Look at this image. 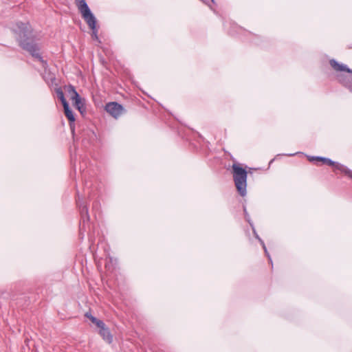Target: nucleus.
Listing matches in <instances>:
<instances>
[{"label":"nucleus","instance_id":"9","mask_svg":"<svg viewBox=\"0 0 352 352\" xmlns=\"http://www.w3.org/2000/svg\"><path fill=\"white\" fill-rule=\"evenodd\" d=\"M77 204L79 208L80 214L81 216V219L84 222L89 221V215L88 214V208L86 205L82 203H80L79 201H77Z\"/></svg>","mask_w":352,"mask_h":352},{"label":"nucleus","instance_id":"14","mask_svg":"<svg viewBox=\"0 0 352 352\" xmlns=\"http://www.w3.org/2000/svg\"><path fill=\"white\" fill-rule=\"evenodd\" d=\"M85 317L89 318L90 321L94 324L97 327L100 326H102L104 324V322L101 320H99L96 318V317L93 316L90 313L87 312L85 314Z\"/></svg>","mask_w":352,"mask_h":352},{"label":"nucleus","instance_id":"3","mask_svg":"<svg viewBox=\"0 0 352 352\" xmlns=\"http://www.w3.org/2000/svg\"><path fill=\"white\" fill-rule=\"evenodd\" d=\"M233 179L237 191L241 196L244 197L246 195L247 187V171L239 164L234 163L232 164Z\"/></svg>","mask_w":352,"mask_h":352},{"label":"nucleus","instance_id":"1","mask_svg":"<svg viewBox=\"0 0 352 352\" xmlns=\"http://www.w3.org/2000/svg\"><path fill=\"white\" fill-rule=\"evenodd\" d=\"M13 31L18 35L17 41L20 47L38 59L43 66L46 65V61L43 60L39 53L40 47L34 41L32 29L30 23L16 22L13 28Z\"/></svg>","mask_w":352,"mask_h":352},{"label":"nucleus","instance_id":"8","mask_svg":"<svg viewBox=\"0 0 352 352\" xmlns=\"http://www.w3.org/2000/svg\"><path fill=\"white\" fill-rule=\"evenodd\" d=\"M329 63L332 68L337 72H346L348 73H352V69L348 68L346 65L339 63L334 59L330 60Z\"/></svg>","mask_w":352,"mask_h":352},{"label":"nucleus","instance_id":"4","mask_svg":"<svg viewBox=\"0 0 352 352\" xmlns=\"http://www.w3.org/2000/svg\"><path fill=\"white\" fill-rule=\"evenodd\" d=\"M105 111L114 118H119L125 112V109L120 104L117 102H110L106 104L104 107Z\"/></svg>","mask_w":352,"mask_h":352},{"label":"nucleus","instance_id":"16","mask_svg":"<svg viewBox=\"0 0 352 352\" xmlns=\"http://www.w3.org/2000/svg\"><path fill=\"white\" fill-rule=\"evenodd\" d=\"M259 241H261V244L263 245V248L264 249V251H265L266 255L267 256V257L269 258L270 261L272 262V259H271V258H270V255H269V254H268V252L267 251V248L265 247V245L264 242L261 239H259Z\"/></svg>","mask_w":352,"mask_h":352},{"label":"nucleus","instance_id":"2","mask_svg":"<svg viewBox=\"0 0 352 352\" xmlns=\"http://www.w3.org/2000/svg\"><path fill=\"white\" fill-rule=\"evenodd\" d=\"M76 6L82 17L92 31V37L98 39V29L96 28V19L91 12L87 3L85 0H75Z\"/></svg>","mask_w":352,"mask_h":352},{"label":"nucleus","instance_id":"15","mask_svg":"<svg viewBox=\"0 0 352 352\" xmlns=\"http://www.w3.org/2000/svg\"><path fill=\"white\" fill-rule=\"evenodd\" d=\"M55 91L58 98L60 100L63 106L66 104H68L67 101L65 98L64 93L60 87L56 88Z\"/></svg>","mask_w":352,"mask_h":352},{"label":"nucleus","instance_id":"13","mask_svg":"<svg viewBox=\"0 0 352 352\" xmlns=\"http://www.w3.org/2000/svg\"><path fill=\"white\" fill-rule=\"evenodd\" d=\"M309 160L310 162L313 161H318V162H322L323 164H327L328 166H331L334 164V161L331 160L329 158L324 157H311Z\"/></svg>","mask_w":352,"mask_h":352},{"label":"nucleus","instance_id":"7","mask_svg":"<svg viewBox=\"0 0 352 352\" xmlns=\"http://www.w3.org/2000/svg\"><path fill=\"white\" fill-rule=\"evenodd\" d=\"M338 80L352 92V76L338 75Z\"/></svg>","mask_w":352,"mask_h":352},{"label":"nucleus","instance_id":"17","mask_svg":"<svg viewBox=\"0 0 352 352\" xmlns=\"http://www.w3.org/2000/svg\"><path fill=\"white\" fill-rule=\"evenodd\" d=\"M212 2H214V0H211Z\"/></svg>","mask_w":352,"mask_h":352},{"label":"nucleus","instance_id":"6","mask_svg":"<svg viewBox=\"0 0 352 352\" xmlns=\"http://www.w3.org/2000/svg\"><path fill=\"white\" fill-rule=\"evenodd\" d=\"M331 166L333 167V171L337 173V171H339L342 173H344L345 175L349 177L350 179H352V170L348 168L346 166L334 162V164Z\"/></svg>","mask_w":352,"mask_h":352},{"label":"nucleus","instance_id":"10","mask_svg":"<svg viewBox=\"0 0 352 352\" xmlns=\"http://www.w3.org/2000/svg\"><path fill=\"white\" fill-rule=\"evenodd\" d=\"M63 108H64L65 115L69 120L70 127H71L72 130H73L72 123H74L75 121V117L73 113V111L70 109L69 104H66L63 105Z\"/></svg>","mask_w":352,"mask_h":352},{"label":"nucleus","instance_id":"5","mask_svg":"<svg viewBox=\"0 0 352 352\" xmlns=\"http://www.w3.org/2000/svg\"><path fill=\"white\" fill-rule=\"evenodd\" d=\"M98 328L99 329L98 333L102 339L109 344L113 342V336L106 324L104 323L102 326H100Z\"/></svg>","mask_w":352,"mask_h":352},{"label":"nucleus","instance_id":"18","mask_svg":"<svg viewBox=\"0 0 352 352\" xmlns=\"http://www.w3.org/2000/svg\"><path fill=\"white\" fill-rule=\"evenodd\" d=\"M349 48H351V47ZM351 48H352V47H351Z\"/></svg>","mask_w":352,"mask_h":352},{"label":"nucleus","instance_id":"11","mask_svg":"<svg viewBox=\"0 0 352 352\" xmlns=\"http://www.w3.org/2000/svg\"><path fill=\"white\" fill-rule=\"evenodd\" d=\"M72 100L74 101V106L80 112V113L82 114L86 111V107L85 105L84 100H82L80 96L74 98Z\"/></svg>","mask_w":352,"mask_h":352},{"label":"nucleus","instance_id":"12","mask_svg":"<svg viewBox=\"0 0 352 352\" xmlns=\"http://www.w3.org/2000/svg\"><path fill=\"white\" fill-rule=\"evenodd\" d=\"M64 89L65 91L68 94L70 100H74V98L79 96L78 93L76 91L75 87L73 85H69L65 86Z\"/></svg>","mask_w":352,"mask_h":352}]
</instances>
